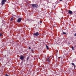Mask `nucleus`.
I'll use <instances>...</instances> for the list:
<instances>
[{
  "label": "nucleus",
  "mask_w": 76,
  "mask_h": 76,
  "mask_svg": "<svg viewBox=\"0 0 76 76\" xmlns=\"http://www.w3.org/2000/svg\"><path fill=\"white\" fill-rule=\"evenodd\" d=\"M2 34H1V33H0V37H1V36H2Z\"/></svg>",
  "instance_id": "16"
},
{
  "label": "nucleus",
  "mask_w": 76,
  "mask_h": 76,
  "mask_svg": "<svg viewBox=\"0 0 76 76\" xmlns=\"http://www.w3.org/2000/svg\"><path fill=\"white\" fill-rule=\"evenodd\" d=\"M39 35V32H37L36 33H34L33 34L34 36H35V37H37V36H38Z\"/></svg>",
  "instance_id": "2"
},
{
  "label": "nucleus",
  "mask_w": 76,
  "mask_h": 76,
  "mask_svg": "<svg viewBox=\"0 0 76 76\" xmlns=\"http://www.w3.org/2000/svg\"><path fill=\"white\" fill-rule=\"evenodd\" d=\"M62 32H63V34H64L65 35H66V32H64L63 31H62Z\"/></svg>",
  "instance_id": "10"
},
{
  "label": "nucleus",
  "mask_w": 76,
  "mask_h": 76,
  "mask_svg": "<svg viewBox=\"0 0 76 76\" xmlns=\"http://www.w3.org/2000/svg\"><path fill=\"white\" fill-rule=\"evenodd\" d=\"M60 1H62V0H60Z\"/></svg>",
  "instance_id": "21"
},
{
  "label": "nucleus",
  "mask_w": 76,
  "mask_h": 76,
  "mask_svg": "<svg viewBox=\"0 0 76 76\" xmlns=\"http://www.w3.org/2000/svg\"><path fill=\"white\" fill-rule=\"evenodd\" d=\"M6 1L7 0H3L1 2V4L2 6H3V4H5L6 2Z\"/></svg>",
  "instance_id": "1"
},
{
  "label": "nucleus",
  "mask_w": 76,
  "mask_h": 76,
  "mask_svg": "<svg viewBox=\"0 0 76 76\" xmlns=\"http://www.w3.org/2000/svg\"><path fill=\"white\" fill-rule=\"evenodd\" d=\"M74 36H76V33L75 34Z\"/></svg>",
  "instance_id": "20"
},
{
  "label": "nucleus",
  "mask_w": 76,
  "mask_h": 76,
  "mask_svg": "<svg viewBox=\"0 0 76 76\" xmlns=\"http://www.w3.org/2000/svg\"><path fill=\"white\" fill-rule=\"evenodd\" d=\"M28 60H29V56H28L27 57V61H28Z\"/></svg>",
  "instance_id": "11"
},
{
  "label": "nucleus",
  "mask_w": 76,
  "mask_h": 76,
  "mask_svg": "<svg viewBox=\"0 0 76 76\" xmlns=\"http://www.w3.org/2000/svg\"><path fill=\"white\" fill-rule=\"evenodd\" d=\"M68 13H69L70 15H72V14H73V12H72L70 10H69Z\"/></svg>",
  "instance_id": "6"
},
{
  "label": "nucleus",
  "mask_w": 76,
  "mask_h": 76,
  "mask_svg": "<svg viewBox=\"0 0 76 76\" xmlns=\"http://www.w3.org/2000/svg\"><path fill=\"white\" fill-rule=\"evenodd\" d=\"M72 50H74V47H73V46L72 47Z\"/></svg>",
  "instance_id": "13"
},
{
  "label": "nucleus",
  "mask_w": 76,
  "mask_h": 76,
  "mask_svg": "<svg viewBox=\"0 0 76 76\" xmlns=\"http://www.w3.org/2000/svg\"><path fill=\"white\" fill-rule=\"evenodd\" d=\"M59 58H61V57H59Z\"/></svg>",
  "instance_id": "22"
},
{
  "label": "nucleus",
  "mask_w": 76,
  "mask_h": 76,
  "mask_svg": "<svg viewBox=\"0 0 76 76\" xmlns=\"http://www.w3.org/2000/svg\"><path fill=\"white\" fill-rule=\"evenodd\" d=\"M31 51H32V52H33V51H34V50H33V49H31Z\"/></svg>",
  "instance_id": "18"
},
{
  "label": "nucleus",
  "mask_w": 76,
  "mask_h": 76,
  "mask_svg": "<svg viewBox=\"0 0 76 76\" xmlns=\"http://www.w3.org/2000/svg\"><path fill=\"white\" fill-rule=\"evenodd\" d=\"M13 18H12L10 19L11 21H12V20H13Z\"/></svg>",
  "instance_id": "12"
},
{
  "label": "nucleus",
  "mask_w": 76,
  "mask_h": 76,
  "mask_svg": "<svg viewBox=\"0 0 76 76\" xmlns=\"http://www.w3.org/2000/svg\"><path fill=\"white\" fill-rule=\"evenodd\" d=\"M5 76H9V75H7V74H5Z\"/></svg>",
  "instance_id": "15"
},
{
  "label": "nucleus",
  "mask_w": 76,
  "mask_h": 76,
  "mask_svg": "<svg viewBox=\"0 0 76 76\" xmlns=\"http://www.w3.org/2000/svg\"><path fill=\"white\" fill-rule=\"evenodd\" d=\"M21 20H22V18H19L18 19L17 22L18 23H19L20 22Z\"/></svg>",
  "instance_id": "4"
},
{
  "label": "nucleus",
  "mask_w": 76,
  "mask_h": 76,
  "mask_svg": "<svg viewBox=\"0 0 76 76\" xmlns=\"http://www.w3.org/2000/svg\"><path fill=\"white\" fill-rule=\"evenodd\" d=\"M31 6L33 8H34V7H38V5L37 4H32Z\"/></svg>",
  "instance_id": "3"
},
{
  "label": "nucleus",
  "mask_w": 76,
  "mask_h": 76,
  "mask_svg": "<svg viewBox=\"0 0 76 76\" xmlns=\"http://www.w3.org/2000/svg\"><path fill=\"white\" fill-rule=\"evenodd\" d=\"M29 49L30 50H31V47H29Z\"/></svg>",
  "instance_id": "19"
},
{
  "label": "nucleus",
  "mask_w": 76,
  "mask_h": 76,
  "mask_svg": "<svg viewBox=\"0 0 76 76\" xmlns=\"http://www.w3.org/2000/svg\"><path fill=\"white\" fill-rule=\"evenodd\" d=\"M42 21H40V23H42Z\"/></svg>",
  "instance_id": "14"
},
{
  "label": "nucleus",
  "mask_w": 76,
  "mask_h": 76,
  "mask_svg": "<svg viewBox=\"0 0 76 76\" xmlns=\"http://www.w3.org/2000/svg\"><path fill=\"white\" fill-rule=\"evenodd\" d=\"M56 53H58V50H56Z\"/></svg>",
  "instance_id": "17"
},
{
  "label": "nucleus",
  "mask_w": 76,
  "mask_h": 76,
  "mask_svg": "<svg viewBox=\"0 0 76 76\" xmlns=\"http://www.w3.org/2000/svg\"><path fill=\"white\" fill-rule=\"evenodd\" d=\"M47 60H48V61L49 62H50V58H48Z\"/></svg>",
  "instance_id": "8"
},
{
  "label": "nucleus",
  "mask_w": 76,
  "mask_h": 76,
  "mask_svg": "<svg viewBox=\"0 0 76 76\" xmlns=\"http://www.w3.org/2000/svg\"><path fill=\"white\" fill-rule=\"evenodd\" d=\"M71 64L72 66H74V68H75L76 67V65H75V64H74V63H71Z\"/></svg>",
  "instance_id": "7"
},
{
  "label": "nucleus",
  "mask_w": 76,
  "mask_h": 76,
  "mask_svg": "<svg viewBox=\"0 0 76 76\" xmlns=\"http://www.w3.org/2000/svg\"><path fill=\"white\" fill-rule=\"evenodd\" d=\"M20 60H24V57H23V56L21 55L20 56Z\"/></svg>",
  "instance_id": "5"
},
{
  "label": "nucleus",
  "mask_w": 76,
  "mask_h": 76,
  "mask_svg": "<svg viewBox=\"0 0 76 76\" xmlns=\"http://www.w3.org/2000/svg\"><path fill=\"white\" fill-rule=\"evenodd\" d=\"M46 48L47 50H48L49 49V48H48V45H46Z\"/></svg>",
  "instance_id": "9"
}]
</instances>
